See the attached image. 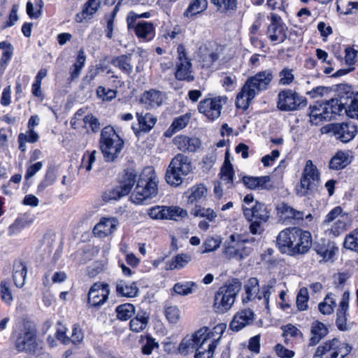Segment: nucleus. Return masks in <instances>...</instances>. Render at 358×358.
Here are the masks:
<instances>
[{
	"mask_svg": "<svg viewBox=\"0 0 358 358\" xmlns=\"http://www.w3.org/2000/svg\"><path fill=\"white\" fill-rule=\"evenodd\" d=\"M276 245L284 254L291 256L304 255L311 248L312 236L309 231L299 227L286 228L278 234Z\"/></svg>",
	"mask_w": 358,
	"mask_h": 358,
	"instance_id": "nucleus-1",
	"label": "nucleus"
},
{
	"mask_svg": "<svg viewBox=\"0 0 358 358\" xmlns=\"http://www.w3.org/2000/svg\"><path fill=\"white\" fill-rule=\"evenodd\" d=\"M273 78V74L271 69L259 71L249 77L237 94L236 106L244 110H247L257 95L268 89Z\"/></svg>",
	"mask_w": 358,
	"mask_h": 358,
	"instance_id": "nucleus-2",
	"label": "nucleus"
},
{
	"mask_svg": "<svg viewBox=\"0 0 358 358\" xmlns=\"http://www.w3.org/2000/svg\"><path fill=\"white\" fill-rule=\"evenodd\" d=\"M158 184L159 179L153 167H145L130 196L131 201L134 203L141 204L148 199L156 197L158 194Z\"/></svg>",
	"mask_w": 358,
	"mask_h": 358,
	"instance_id": "nucleus-3",
	"label": "nucleus"
},
{
	"mask_svg": "<svg viewBox=\"0 0 358 358\" xmlns=\"http://www.w3.org/2000/svg\"><path fill=\"white\" fill-rule=\"evenodd\" d=\"M99 146L105 161L111 162L119 156L124 147V141L113 127L107 126L101 130Z\"/></svg>",
	"mask_w": 358,
	"mask_h": 358,
	"instance_id": "nucleus-4",
	"label": "nucleus"
},
{
	"mask_svg": "<svg viewBox=\"0 0 358 358\" xmlns=\"http://www.w3.org/2000/svg\"><path fill=\"white\" fill-rule=\"evenodd\" d=\"M192 171L191 159L183 154L176 155L167 167L165 179L166 182L178 187L181 185L185 176Z\"/></svg>",
	"mask_w": 358,
	"mask_h": 358,
	"instance_id": "nucleus-5",
	"label": "nucleus"
},
{
	"mask_svg": "<svg viewBox=\"0 0 358 358\" xmlns=\"http://www.w3.org/2000/svg\"><path fill=\"white\" fill-rule=\"evenodd\" d=\"M241 287V283L238 279H233L220 287L214 296L213 308L215 312L222 314L229 310Z\"/></svg>",
	"mask_w": 358,
	"mask_h": 358,
	"instance_id": "nucleus-6",
	"label": "nucleus"
},
{
	"mask_svg": "<svg viewBox=\"0 0 358 358\" xmlns=\"http://www.w3.org/2000/svg\"><path fill=\"white\" fill-rule=\"evenodd\" d=\"M347 214L343 213L341 206H336L330 210L321 224L324 234L333 238L339 236L346 230Z\"/></svg>",
	"mask_w": 358,
	"mask_h": 358,
	"instance_id": "nucleus-7",
	"label": "nucleus"
},
{
	"mask_svg": "<svg viewBox=\"0 0 358 358\" xmlns=\"http://www.w3.org/2000/svg\"><path fill=\"white\" fill-rule=\"evenodd\" d=\"M307 105L306 99L291 89L280 90L277 95V108L283 112L300 110Z\"/></svg>",
	"mask_w": 358,
	"mask_h": 358,
	"instance_id": "nucleus-8",
	"label": "nucleus"
},
{
	"mask_svg": "<svg viewBox=\"0 0 358 358\" xmlns=\"http://www.w3.org/2000/svg\"><path fill=\"white\" fill-rule=\"evenodd\" d=\"M177 57L174 76L178 81L193 82L195 79L191 59L187 56V52L182 44H179L177 48Z\"/></svg>",
	"mask_w": 358,
	"mask_h": 358,
	"instance_id": "nucleus-9",
	"label": "nucleus"
},
{
	"mask_svg": "<svg viewBox=\"0 0 358 358\" xmlns=\"http://www.w3.org/2000/svg\"><path fill=\"white\" fill-rule=\"evenodd\" d=\"M320 180V173L311 160H307L300 179V183L296 186V194L299 196L308 195Z\"/></svg>",
	"mask_w": 358,
	"mask_h": 358,
	"instance_id": "nucleus-10",
	"label": "nucleus"
},
{
	"mask_svg": "<svg viewBox=\"0 0 358 358\" xmlns=\"http://www.w3.org/2000/svg\"><path fill=\"white\" fill-rule=\"evenodd\" d=\"M212 329L208 327H203L196 331L192 335H187L183 338L180 343L178 350L180 354L187 355L194 350L200 348L202 345L208 343V339H210Z\"/></svg>",
	"mask_w": 358,
	"mask_h": 358,
	"instance_id": "nucleus-11",
	"label": "nucleus"
},
{
	"mask_svg": "<svg viewBox=\"0 0 358 358\" xmlns=\"http://www.w3.org/2000/svg\"><path fill=\"white\" fill-rule=\"evenodd\" d=\"M247 240L242 239L238 234H231L224 242V255L229 259L241 260L251 252V248L245 245Z\"/></svg>",
	"mask_w": 358,
	"mask_h": 358,
	"instance_id": "nucleus-12",
	"label": "nucleus"
},
{
	"mask_svg": "<svg viewBox=\"0 0 358 358\" xmlns=\"http://www.w3.org/2000/svg\"><path fill=\"white\" fill-rule=\"evenodd\" d=\"M227 100L226 96H220L204 99L199 103L198 110L208 119L215 120L220 116L222 106L227 103Z\"/></svg>",
	"mask_w": 358,
	"mask_h": 358,
	"instance_id": "nucleus-13",
	"label": "nucleus"
},
{
	"mask_svg": "<svg viewBox=\"0 0 358 358\" xmlns=\"http://www.w3.org/2000/svg\"><path fill=\"white\" fill-rule=\"evenodd\" d=\"M222 48L215 42L208 41L201 45L197 51L199 62L203 68H210L218 59Z\"/></svg>",
	"mask_w": 358,
	"mask_h": 358,
	"instance_id": "nucleus-14",
	"label": "nucleus"
},
{
	"mask_svg": "<svg viewBox=\"0 0 358 358\" xmlns=\"http://www.w3.org/2000/svg\"><path fill=\"white\" fill-rule=\"evenodd\" d=\"M226 329V324L221 323L216 325L213 329L210 339H208L206 345H202L196 349L194 358H213L215 349L216 348L222 334Z\"/></svg>",
	"mask_w": 358,
	"mask_h": 358,
	"instance_id": "nucleus-15",
	"label": "nucleus"
},
{
	"mask_svg": "<svg viewBox=\"0 0 358 358\" xmlns=\"http://www.w3.org/2000/svg\"><path fill=\"white\" fill-rule=\"evenodd\" d=\"M147 214L153 220H176L187 215V210L178 206H155L147 210Z\"/></svg>",
	"mask_w": 358,
	"mask_h": 358,
	"instance_id": "nucleus-16",
	"label": "nucleus"
},
{
	"mask_svg": "<svg viewBox=\"0 0 358 358\" xmlns=\"http://www.w3.org/2000/svg\"><path fill=\"white\" fill-rule=\"evenodd\" d=\"M36 332L29 327H24L17 334L15 347L20 352L34 353L36 349Z\"/></svg>",
	"mask_w": 358,
	"mask_h": 358,
	"instance_id": "nucleus-17",
	"label": "nucleus"
},
{
	"mask_svg": "<svg viewBox=\"0 0 358 358\" xmlns=\"http://www.w3.org/2000/svg\"><path fill=\"white\" fill-rule=\"evenodd\" d=\"M109 294L108 284L101 282H95L89 290L87 304L92 307H100L108 300Z\"/></svg>",
	"mask_w": 358,
	"mask_h": 358,
	"instance_id": "nucleus-18",
	"label": "nucleus"
},
{
	"mask_svg": "<svg viewBox=\"0 0 358 358\" xmlns=\"http://www.w3.org/2000/svg\"><path fill=\"white\" fill-rule=\"evenodd\" d=\"M330 131L341 142L348 143L355 137L357 127L352 122H338L331 124Z\"/></svg>",
	"mask_w": 358,
	"mask_h": 358,
	"instance_id": "nucleus-19",
	"label": "nucleus"
},
{
	"mask_svg": "<svg viewBox=\"0 0 358 358\" xmlns=\"http://www.w3.org/2000/svg\"><path fill=\"white\" fill-rule=\"evenodd\" d=\"M242 210L247 220H258L259 222H266L270 217V210L263 203L255 201L254 206L248 207L242 205Z\"/></svg>",
	"mask_w": 358,
	"mask_h": 358,
	"instance_id": "nucleus-20",
	"label": "nucleus"
},
{
	"mask_svg": "<svg viewBox=\"0 0 358 358\" xmlns=\"http://www.w3.org/2000/svg\"><path fill=\"white\" fill-rule=\"evenodd\" d=\"M277 210L280 219L287 223H299L304 218H313L310 213L306 214L304 211L297 210L286 203L280 204Z\"/></svg>",
	"mask_w": 358,
	"mask_h": 358,
	"instance_id": "nucleus-21",
	"label": "nucleus"
},
{
	"mask_svg": "<svg viewBox=\"0 0 358 358\" xmlns=\"http://www.w3.org/2000/svg\"><path fill=\"white\" fill-rule=\"evenodd\" d=\"M173 143L179 150L183 152H194L200 148L201 144L199 138L186 135L175 136Z\"/></svg>",
	"mask_w": 358,
	"mask_h": 358,
	"instance_id": "nucleus-22",
	"label": "nucleus"
},
{
	"mask_svg": "<svg viewBox=\"0 0 358 358\" xmlns=\"http://www.w3.org/2000/svg\"><path fill=\"white\" fill-rule=\"evenodd\" d=\"M119 224L115 217H102L93 229L94 234L99 238H105L117 229Z\"/></svg>",
	"mask_w": 358,
	"mask_h": 358,
	"instance_id": "nucleus-23",
	"label": "nucleus"
},
{
	"mask_svg": "<svg viewBox=\"0 0 358 358\" xmlns=\"http://www.w3.org/2000/svg\"><path fill=\"white\" fill-rule=\"evenodd\" d=\"M349 300L350 293L348 292H345L343 294L342 299L336 313V324L337 328L342 331H348L350 329V327L347 324Z\"/></svg>",
	"mask_w": 358,
	"mask_h": 358,
	"instance_id": "nucleus-24",
	"label": "nucleus"
},
{
	"mask_svg": "<svg viewBox=\"0 0 358 358\" xmlns=\"http://www.w3.org/2000/svg\"><path fill=\"white\" fill-rule=\"evenodd\" d=\"M254 317V312L251 309L241 310L234 316L229 324V327L233 331L237 332L252 324Z\"/></svg>",
	"mask_w": 358,
	"mask_h": 358,
	"instance_id": "nucleus-25",
	"label": "nucleus"
},
{
	"mask_svg": "<svg viewBox=\"0 0 358 358\" xmlns=\"http://www.w3.org/2000/svg\"><path fill=\"white\" fill-rule=\"evenodd\" d=\"M138 120V127L132 125L131 128L136 136H138L140 132H148L156 124L157 119L150 113H136Z\"/></svg>",
	"mask_w": 358,
	"mask_h": 358,
	"instance_id": "nucleus-26",
	"label": "nucleus"
},
{
	"mask_svg": "<svg viewBox=\"0 0 358 358\" xmlns=\"http://www.w3.org/2000/svg\"><path fill=\"white\" fill-rule=\"evenodd\" d=\"M165 99V94L156 90L145 91L141 98V101L148 106V108L158 107Z\"/></svg>",
	"mask_w": 358,
	"mask_h": 358,
	"instance_id": "nucleus-27",
	"label": "nucleus"
},
{
	"mask_svg": "<svg viewBox=\"0 0 358 358\" xmlns=\"http://www.w3.org/2000/svg\"><path fill=\"white\" fill-rule=\"evenodd\" d=\"M329 333L327 327L320 321H314L310 327V346H315Z\"/></svg>",
	"mask_w": 358,
	"mask_h": 358,
	"instance_id": "nucleus-28",
	"label": "nucleus"
},
{
	"mask_svg": "<svg viewBox=\"0 0 358 358\" xmlns=\"http://www.w3.org/2000/svg\"><path fill=\"white\" fill-rule=\"evenodd\" d=\"M245 294L242 296L243 303H247L254 299L259 300V285L257 278H250L244 285Z\"/></svg>",
	"mask_w": 358,
	"mask_h": 358,
	"instance_id": "nucleus-29",
	"label": "nucleus"
},
{
	"mask_svg": "<svg viewBox=\"0 0 358 358\" xmlns=\"http://www.w3.org/2000/svg\"><path fill=\"white\" fill-rule=\"evenodd\" d=\"M128 29H134L138 38L143 41L152 40L155 34L153 24H128Z\"/></svg>",
	"mask_w": 358,
	"mask_h": 358,
	"instance_id": "nucleus-30",
	"label": "nucleus"
},
{
	"mask_svg": "<svg viewBox=\"0 0 358 358\" xmlns=\"http://www.w3.org/2000/svg\"><path fill=\"white\" fill-rule=\"evenodd\" d=\"M310 122L312 124L318 125L324 120H331V115L329 111L324 110L323 103L318 106H310L309 107Z\"/></svg>",
	"mask_w": 358,
	"mask_h": 358,
	"instance_id": "nucleus-31",
	"label": "nucleus"
},
{
	"mask_svg": "<svg viewBox=\"0 0 358 358\" xmlns=\"http://www.w3.org/2000/svg\"><path fill=\"white\" fill-rule=\"evenodd\" d=\"M136 173L135 170L128 169L124 170L120 177V187L123 189V194H129L136 182Z\"/></svg>",
	"mask_w": 358,
	"mask_h": 358,
	"instance_id": "nucleus-32",
	"label": "nucleus"
},
{
	"mask_svg": "<svg viewBox=\"0 0 358 358\" xmlns=\"http://www.w3.org/2000/svg\"><path fill=\"white\" fill-rule=\"evenodd\" d=\"M131 55H122L112 59L110 63L115 67L118 68L122 73L130 76L133 71L131 65Z\"/></svg>",
	"mask_w": 358,
	"mask_h": 358,
	"instance_id": "nucleus-33",
	"label": "nucleus"
},
{
	"mask_svg": "<svg viewBox=\"0 0 358 358\" xmlns=\"http://www.w3.org/2000/svg\"><path fill=\"white\" fill-rule=\"evenodd\" d=\"M267 35L271 41L280 43L287 38V29L283 24H270L267 29Z\"/></svg>",
	"mask_w": 358,
	"mask_h": 358,
	"instance_id": "nucleus-34",
	"label": "nucleus"
},
{
	"mask_svg": "<svg viewBox=\"0 0 358 358\" xmlns=\"http://www.w3.org/2000/svg\"><path fill=\"white\" fill-rule=\"evenodd\" d=\"M116 291L120 296L131 298L137 296L138 288L134 282H129L121 280L117 282Z\"/></svg>",
	"mask_w": 358,
	"mask_h": 358,
	"instance_id": "nucleus-35",
	"label": "nucleus"
},
{
	"mask_svg": "<svg viewBox=\"0 0 358 358\" xmlns=\"http://www.w3.org/2000/svg\"><path fill=\"white\" fill-rule=\"evenodd\" d=\"M27 269L22 262H15L13 264V278L17 287L21 288L24 285Z\"/></svg>",
	"mask_w": 358,
	"mask_h": 358,
	"instance_id": "nucleus-36",
	"label": "nucleus"
},
{
	"mask_svg": "<svg viewBox=\"0 0 358 358\" xmlns=\"http://www.w3.org/2000/svg\"><path fill=\"white\" fill-rule=\"evenodd\" d=\"M282 331V336L285 338V341L288 344V341L292 339L296 343H300L303 340V334L300 329L292 324H287L281 327Z\"/></svg>",
	"mask_w": 358,
	"mask_h": 358,
	"instance_id": "nucleus-37",
	"label": "nucleus"
},
{
	"mask_svg": "<svg viewBox=\"0 0 358 358\" xmlns=\"http://www.w3.org/2000/svg\"><path fill=\"white\" fill-rule=\"evenodd\" d=\"M188 203L194 204L203 201L207 194V189L202 184L192 186L187 192Z\"/></svg>",
	"mask_w": 358,
	"mask_h": 358,
	"instance_id": "nucleus-38",
	"label": "nucleus"
},
{
	"mask_svg": "<svg viewBox=\"0 0 358 358\" xmlns=\"http://www.w3.org/2000/svg\"><path fill=\"white\" fill-rule=\"evenodd\" d=\"M220 184L224 185L227 189L234 187V171L229 162H224L220 171Z\"/></svg>",
	"mask_w": 358,
	"mask_h": 358,
	"instance_id": "nucleus-39",
	"label": "nucleus"
},
{
	"mask_svg": "<svg viewBox=\"0 0 358 358\" xmlns=\"http://www.w3.org/2000/svg\"><path fill=\"white\" fill-rule=\"evenodd\" d=\"M192 260L191 255L180 253L173 257L171 261L166 262L167 270H180L186 266Z\"/></svg>",
	"mask_w": 358,
	"mask_h": 358,
	"instance_id": "nucleus-40",
	"label": "nucleus"
},
{
	"mask_svg": "<svg viewBox=\"0 0 358 358\" xmlns=\"http://www.w3.org/2000/svg\"><path fill=\"white\" fill-rule=\"evenodd\" d=\"M350 163L349 155L347 152L340 151L331 159L329 167L330 169L340 170L346 167Z\"/></svg>",
	"mask_w": 358,
	"mask_h": 358,
	"instance_id": "nucleus-41",
	"label": "nucleus"
},
{
	"mask_svg": "<svg viewBox=\"0 0 358 358\" xmlns=\"http://www.w3.org/2000/svg\"><path fill=\"white\" fill-rule=\"evenodd\" d=\"M102 0H88L83 8L80 14L78 15L80 20H90L91 17L98 10Z\"/></svg>",
	"mask_w": 358,
	"mask_h": 358,
	"instance_id": "nucleus-42",
	"label": "nucleus"
},
{
	"mask_svg": "<svg viewBox=\"0 0 358 358\" xmlns=\"http://www.w3.org/2000/svg\"><path fill=\"white\" fill-rule=\"evenodd\" d=\"M324 110L329 111L331 118L333 115H340L343 111L345 112V98L341 97L339 99H331L323 103Z\"/></svg>",
	"mask_w": 358,
	"mask_h": 358,
	"instance_id": "nucleus-43",
	"label": "nucleus"
},
{
	"mask_svg": "<svg viewBox=\"0 0 358 358\" xmlns=\"http://www.w3.org/2000/svg\"><path fill=\"white\" fill-rule=\"evenodd\" d=\"M149 316L145 312L138 313L129 322L131 330L134 332L143 331L146 328Z\"/></svg>",
	"mask_w": 358,
	"mask_h": 358,
	"instance_id": "nucleus-44",
	"label": "nucleus"
},
{
	"mask_svg": "<svg viewBox=\"0 0 358 358\" xmlns=\"http://www.w3.org/2000/svg\"><path fill=\"white\" fill-rule=\"evenodd\" d=\"M0 49L2 50L0 66L2 67L3 70H5L13 57L14 48L11 43L2 41L0 42Z\"/></svg>",
	"mask_w": 358,
	"mask_h": 358,
	"instance_id": "nucleus-45",
	"label": "nucleus"
},
{
	"mask_svg": "<svg viewBox=\"0 0 358 358\" xmlns=\"http://www.w3.org/2000/svg\"><path fill=\"white\" fill-rule=\"evenodd\" d=\"M194 217H204L208 222H214L217 217L215 211L210 208H204L199 205H196L190 212Z\"/></svg>",
	"mask_w": 358,
	"mask_h": 358,
	"instance_id": "nucleus-46",
	"label": "nucleus"
},
{
	"mask_svg": "<svg viewBox=\"0 0 358 358\" xmlns=\"http://www.w3.org/2000/svg\"><path fill=\"white\" fill-rule=\"evenodd\" d=\"M345 113L351 118L358 119V94L345 98Z\"/></svg>",
	"mask_w": 358,
	"mask_h": 358,
	"instance_id": "nucleus-47",
	"label": "nucleus"
},
{
	"mask_svg": "<svg viewBox=\"0 0 358 358\" xmlns=\"http://www.w3.org/2000/svg\"><path fill=\"white\" fill-rule=\"evenodd\" d=\"M57 180L55 170L52 167L47 169L43 178L41 180L37 187V193L43 192L47 187L52 185Z\"/></svg>",
	"mask_w": 358,
	"mask_h": 358,
	"instance_id": "nucleus-48",
	"label": "nucleus"
},
{
	"mask_svg": "<svg viewBox=\"0 0 358 358\" xmlns=\"http://www.w3.org/2000/svg\"><path fill=\"white\" fill-rule=\"evenodd\" d=\"M336 306L335 294H328L324 301L319 303L318 308L323 315H330L334 312Z\"/></svg>",
	"mask_w": 358,
	"mask_h": 358,
	"instance_id": "nucleus-49",
	"label": "nucleus"
},
{
	"mask_svg": "<svg viewBox=\"0 0 358 358\" xmlns=\"http://www.w3.org/2000/svg\"><path fill=\"white\" fill-rule=\"evenodd\" d=\"M198 289V285L192 281L177 282L173 287L176 293L180 295L186 296L193 293Z\"/></svg>",
	"mask_w": 358,
	"mask_h": 358,
	"instance_id": "nucleus-50",
	"label": "nucleus"
},
{
	"mask_svg": "<svg viewBox=\"0 0 358 358\" xmlns=\"http://www.w3.org/2000/svg\"><path fill=\"white\" fill-rule=\"evenodd\" d=\"M337 343L338 338H336L323 343L315 350L313 358H323L325 354L334 350V346Z\"/></svg>",
	"mask_w": 358,
	"mask_h": 358,
	"instance_id": "nucleus-51",
	"label": "nucleus"
},
{
	"mask_svg": "<svg viewBox=\"0 0 358 358\" xmlns=\"http://www.w3.org/2000/svg\"><path fill=\"white\" fill-rule=\"evenodd\" d=\"M135 313V308L131 303H124L116 308L117 317L121 320H127Z\"/></svg>",
	"mask_w": 358,
	"mask_h": 358,
	"instance_id": "nucleus-52",
	"label": "nucleus"
},
{
	"mask_svg": "<svg viewBox=\"0 0 358 358\" xmlns=\"http://www.w3.org/2000/svg\"><path fill=\"white\" fill-rule=\"evenodd\" d=\"M278 84L283 86L292 85L295 79L294 70L289 67H284L278 73Z\"/></svg>",
	"mask_w": 358,
	"mask_h": 358,
	"instance_id": "nucleus-53",
	"label": "nucleus"
},
{
	"mask_svg": "<svg viewBox=\"0 0 358 358\" xmlns=\"http://www.w3.org/2000/svg\"><path fill=\"white\" fill-rule=\"evenodd\" d=\"M207 0H194L188 6L185 15L192 16L198 14L207 8Z\"/></svg>",
	"mask_w": 358,
	"mask_h": 358,
	"instance_id": "nucleus-54",
	"label": "nucleus"
},
{
	"mask_svg": "<svg viewBox=\"0 0 358 358\" xmlns=\"http://www.w3.org/2000/svg\"><path fill=\"white\" fill-rule=\"evenodd\" d=\"M0 295L1 300L10 306L13 301V296L10 287V283L7 280H2L0 282Z\"/></svg>",
	"mask_w": 358,
	"mask_h": 358,
	"instance_id": "nucleus-55",
	"label": "nucleus"
},
{
	"mask_svg": "<svg viewBox=\"0 0 358 358\" xmlns=\"http://www.w3.org/2000/svg\"><path fill=\"white\" fill-rule=\"evenodd\" d=\"M335 248L333 245L330 244L324 245V244H319L315 248V251L317 254H318L321 257H322L323 260L329 261L331 259L333 256L335 254Z\"/></svg>",
	"mask_w": 358,
	"mask_h": 358,
	"instance_id": "nucleus-56",
	"label": "nucleus"
},
{
	"mask_svg": "<svg viewBox=\"0 0 358 358\" xmlns=\"http://www.w3.org/2000/svg\"><path fill=\"white\" fill-rule=\"evenodd\" d=\"M97 154L96 150L86 151L82 157L81 167L85 168L86 171H90L96 160Z\"/></svg>",
	"mask_w": 358,
	"mask_h": 358,
	"instance_id": "nucleus-57",
	"label": "nucleus"
},
{
	"mask_svg": "<svg viewBox=\"0 0 358 358\" xmlns=\"http://www.w3.org/2000/svg\"><path fill=\"white\" fill-rule=\"evenodd\" d=\"M123 189L117 186L113 189H109L103 192L102 195V199L106 202H112L113 201H117L122 196H126L127 194H123Z\"/></svg>",
	"mask_w": 358,
	"mask_h": 358,
	"instance_id": "nucleus-58",
	"label": "nucleus"
},
{
	"mask_svg": "<svg viewBox=\"0 0 358 358\" xmlns=\"http://www.w3.org/2000/svg\"><path fill=\"white\" fill-rule=\"evenodd\" d=\"M343 245L347 249L358 252V227L346 236Z\"/></svg>",
	"mask_w": 358,
	"mask_h": 358,
	"instance_id": "nucleus-59",
	"label": "nucleus"
},
{
	"mask_svg": "<svg viewBox=\"0 0 358 358\" xmlns=\"http://www.w3.org/2000/svg\"><path fill=\"white\" fill-rule=\"evenodd\" d=\"M308 289L301 288L296 296V306L299 310H305L308 308Z\"/></svg>",
	"mask_w": 358,
	"mask_h": 358,
	"instance_id": "nucleus-60",
	"label": "nucleus"
},
{
	"mask_svg": "<svg viewBox=\"0 0 358 358\" xmlns=\"http://www.w3.org/2000/svg\"><path fill=\"white\" fill-rule=\"evenodd\" d=\"M84 127L90 128L92 132L96 133L100 129V123L99 120L92 114H88L83 118Z\"/></svg>",
	"mask_w": 358,
	"mask_h": 358,
	"instance_id": "nucleus-61",
	"label": "nucleus"
},
{
	"mask_svg": "<svg viewBox=\"0 0 358 358\" xmlns=\"http://www.w3.org/2000/svg\"><path fill=\"white\" fill-rule=\"evenodd\" d=\"M165 315L169 322L176 324L180 319V310L176 306H168L165 310Z\"/></svg>",
	"mask_w": 358,
	"mask_h": 358,
	"instance_id": "nucleus-62",
	"label": "nucleus"
},
{
	"mask_svg": "<svg viewBox=\"0 0 358 358\" xmlns=\"http://www.w3.org/2000/svg\"><path fill=\"white\" fill-rule=\"evenodd\" d=\"M189 117L187 115H181L174 120L171 125L173 132L178 131L184 129L188 124Z\"/></svg>",
	"mask_w": 358,
	"mask_h": 358,
	"instance_id": "nucleus-63",
	"label": "nucleus"
},
{
	"mask_svg": "<svg viewBox=\"0 0 358 358\" xmlns=\"http://www.w3.org/2000/svg\"><path fill=\"white\" fill-rule=\"evenodd\" d=\"M96 94L103 101H110L116 96V91L99 86L96 90Z\"/></svg>",
	"mask_w": 358,
	"mask_h": 358,
	"instance_id": "nucleus-64",
	"label": "nucleus"
}]
</instances>
